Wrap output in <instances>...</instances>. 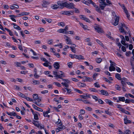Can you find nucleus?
Segmentation results:
<instances>
[{
    "label": "nucleus",
    "instance_id": "57",
    "mask_svg": "<svg viewBox=\"0 0 134 134\" xmlns=\"http://www.w3.org/2000/svg\"><path fill=\"white\" fill-rule=\"evenodd\" d=\"M85 109L87 110L91 111L92 110V108L90 107H86L85 108Z\"/></svg>",
    "mask_w": 134,
    "mask_h": 134
},
{
    "label": "nucleus",
    "instance_id": "37",
    "mask_svg": "<svg viewBox=\"0 0 134 134\" xmlns=\"http://www.w3.org/2000/svg\"><path fill=\"white\" fill-rule=\"evenodd\" d=\"M56 123L57 124H59V126H62V124L61 122V121L59 119H58V121L56 122Z\"/></svg>",
    "mask_w": 134,
    "mask_h": 134
},
{
    "label": "nucleus",
    "instance_id": "47",
    "mask_svg": "<svg viewBox=\"0 0 134 134\" xmlns=\"http://www.w3.org/2000/svg\"><path fill=\"white\" fill-rule=\"evenodd\" d=\"M130 131L129 130H127L124 132V134H130Z\"/></svg>",
    "mask_w": 134,
    "mask_h": 134
},
{
    "label": "nucleus",
    "instance_id": "11",
    "mask_svg": "<svg viewBox=\"0 0 134 134\" xmlns=\"http://www.w3.org/2000/svg\"><path fill=\"white\" fill-rule=\"evenodd\" d=\"M43 3L42 4V6L43 7H47V5H48L50 4L49 2L46 1H43Z\"/></svg>",
    "mask_w": 134,
    "mask_h": 134
},
{
    "label": "nucleus",
    "instance_id": "43",
    "mask_svg": "<svg viewBox=\"0 0 134 134\" xmlns=\"http://www.w3.org/2000/svg\"><path fill=\"white\" fill-rule=\"evenodd\" d=\"M74 90L76 92L82 94L83 93V92L82 91H81L80 90L76 89H74Z\"/></svg>",
    "mask_w": 134,
    "mask_h": 134
},
{
    "label": "nucleus",
    "instance_id": "49",
    "mask_svg": "<svg viewBox=\"0 0 134 134\" xmlns=\"http://www.w3.org/2000/svg\"><path fill=\"white\" fill-rule=\"evenodd\" d=\"M72 63L71 62H70L68 63V67L70 68H72Z\"/></svg>",
    "mask_w": 134,
    "mask_h": 134
},
{
    "label": "nucleus",
    "instance_id": "10",
    "mask_svg": "<svg viewBox=\"0 0 134 134\" xmlns=\"http://www.w3.org/2000/svg\"><path fill=\"white\" fill-rule=\"evenodd\" d=\"M32 106L33 107L35 110L41 112H42L43 111V110L42 109L36 106L35 105L33 104L32 105Z\"/></svg>",
    "mask_w": 134,
    "mask_h": 134
},
{
    "label": "nucleus",
    "instance_id": "50",
    "mask_svg": "<svg viewBox=\"0 0 134 134\" xmlns=\"http://www.w3.org/2000/svg\"><path fill=\"white\" fill-rule=\"evenodd\" d=\"M94 86L96 87L99 88L100 87V86L99 85L98 83L97 82H96L94 84Z\"/></svg>",
    "mask_w": 134,
    "mask_h": 134
},
{
    "label": "nucleus",
    "instance_id": "53",
    "mask_svg": "<svg viewBox=\"0 0 134 134\" xmlns=\"http://www.w3.org/2000/svg\"><path fill=\"white\" fill-rule=\"evenodd\" d=\"M93 98L95 99L96 101H97L98 99V98L96 96H92Z\"/></svg>",
    "mask_w": 134,
    "mask_h": 134
},
{
    "label": "nucleus",
    "instance_id": "24",
    "mask_svg": "<svg viewBox=\"0 0 134 134\" xmlns=\"http://www.w3.org/2000/svg\"><path fill=\"white\" fill-rule=\"evenodd\" d=\"M79 24L84 29L86 30L87 28V26L86 25H84L82 23L80 22Z\"/></svg>",
    "mask_w": 134,
    "mask_h": 134
},
{
    "label": "nucleus",
    "instance_id": "27",
    "mask_svg": "<svg viewBox=\"0 0 134 134\" xmlns=\"http://www.w3.org/2000/svg\"><path fill=\"white\" fill-rule=\"evenodd\" d=\"M29 13L26 12H23L21 14H19V15H21V16L27 15L29 14Z\"/></svg>",
    "mask_w": 134,
    "mask_h": 134
},
{
    "label": "nucleus",
    "instance_id": "36",
    "mask_svg": "<svg viewBox=\"0 0 134 134\" xmlns=\"http://www.w3.org/2000/svg\"><path fill=\"white\" fill-rule=\"evenodd\" d=\"M56 123L57 124H59V126H62V124L61 122V121L59 119H58V121L56 122Z\"/></svg>",
    "mask_w": 134,
    "mask_h": 134
},
{
    "label": "nucleus",
    "instance_id": "51",
    "mask_svg": "<svg viewBox=\"0 0 134 134\" xmlns=\"http://www.w3.org/2000/svg\"><path fill=\"white\" fill-rule=\"evenodd\" d=\"M54 83L58 87H61V85L59 83L55 82H54Z\"/></svg>",
    "mask_w": 134,
    "mask_h": 134
},
{
    "label": "nucleus",
    "instance_id": "28",
    "mask_svg": "<svg viewBox=\"0 0 134 134\" xmlns=\"http://www.w3.org/2000/svg\"><path fill=\"white\" fill-rule=\"evenodd\" d=\"M98 75V73H94L92 76L94 80L96 79V78L97 77Z\"/></svg>",
    "mask_w": 134,
    "mask_h": 134
},
{
    "label": "nucleus",
    "instance_id": "32",
    "mask_svg": "<svg viewBox=\"0 0 134 134\" xmlns=\"http://www.w3.org/2000/svg\"><path fill=\"white\" fill-rule=\"evenodd\" d=\"M33 84L35 85H38L40 83V82L36 80H34L33 81Z\"/></svg>",
    "mask_w": 134,
    "mask_h": 134
},
{
    "label": "nucleus",
    "instance_id": "44",
    "mask_svg": "<svg viewBox=\"0 0 134 134\" xmlns=\"http://www.w3.org/2000/svg\"><path fill=\"white\" fill-rule=\"evenodd\" d=\"M102 60V59L100 58H98L97 59H96L97 62L98 63H100L101 62Z\"/></svg>",
    "mask_w": 134,
    "mask_h": 134
},
{
    "label": "nucleus",
    "instance_id": "25",
    "mask_svg": "<svg viewBox=\"0 0 134 134\" xmlns=\"http://www.w3.org/2000/svg\"><path fill=\"white\" fill-rule=\"evenodd\" d=\"M96 41L99 44L100 46H101L102 47H104V46L103 45V43L102 42H101L98 39H96Z\"/></svg>",
    "mask_w": 134,
    "mask_h": 134
},
{
    "label": "nucleus",
    "instance_id": "62",
    "mask_svg": "<svg viewBox=\"0 0 134 134\" xmlns=\"http://www.w3.org/2000/svg\"><path fill=\"white\" fill-rule=\"evenodd\" d=\"M71 79L73 81L76 82H78L79 81L77 79L74 78H71Z\"/></svg>",
    "mask_w": 134,
    "mask_h": 134
},
{
    "label": "nucleus",
    "instance_id": "45",
    "mask_svg": "<svg viewBox=\"0 0 134 134\" xmlns=\"http://www.w3.org/2000/svg\"><path fill=\"white\" fill-rule=\"evenodd\" d=\"M89 90L92 92H98L94 88H90Z\"/></svg>",
    "mask_w": 134,
    "mask_h": 134
},
{
    "label": "nucleus",
    "instance_id": "55",
    "mask_svg": "<svg viewBox=\"0 0 134 134\" xmlns=\"http://www.w3.org/2000/svg\"><path fill=\"white\" fill-rule=\"evenodd\" d=\"M83 3L87 5H88L89 4L88 2L86 1L85 0H82L81 1Z\"/></svg>",
    "mask_w": 134,
    "mask_h": 134
},
{
    "label": "nucleus",
    "instance_id": "17",
    "mask_svg": "<svg viewBox=\"0 0 134 134\" xmlns=\"http://www.w3.org/2000/svg\"><path fill=\"white\" fill-rule=\"evenodd\" d=\"M77 85L80 87H84L86 86V85L85 83L80 82L78 83Z\"/></svg>",
    "mask_w": 134,
    "mask_h": 134
},
{
    "label": "nucleus",
    "instance_id": "8",
    "mask_svg": "<svg viewBox=\"0 0 134 134\" xmlns=\"http://www.w3.org/2000/svg\"><path fill=\"white\" fill-rule=\"evenodd\" d=\"M83 79L85 80V81H87L91 82L93 81V79L91 78L84 76L83 77Z\"/></svg>",
    "mask_w": 134,
    "mask_h": 134
},
{
    "label": "nucleus",
    "instance_id": "14",
    "mask_svg": "<svg viewBox=\"0 0 134 134\" xmlns=\"http://www.w3.org/2000/svg\"><path fill=\"white\" fill-rule=\"evenodd\" d=\"M74 13V11H65V15L69 16L72 14H71V13L73 14Z\"/></svg>",
    "mask_w": 134,
    "mask_h": 134
},
{
    "label": "nucleus",
    "instance_id": "4",
    "mask_svg": "<svg viewBox=\"0 0 134 134\" xmlns=\"http://www.w3.org/2000/svg\"><path fill=\"white\" fill-rule=\"evenodd\" d=\"M64 38L66 40V43L69 44H72V41L71 39L67 36L64 35Z\"/></svg>",
    "mask_w": 134,
    "mask_h": 134
},
{
    "label": "nucleus",
    "instance_id": "2",
    "mask_svg": "<svg viewBox=\"0 0 134 134\" xmlns=\"http://www.w3.org/2000/svg\"><path fill=\"white\" fill-rule=\"evenodd\" d=\"M62 79L63 81H64V82H62L61 83V84L66 87H68L69 85L68 84L70 83V81L68 79Z\"/></svg>",
    "mask_w": 134,
    "mask_h": 134
},
{
    "label": "nucleus",
    "instance_id": "58",
    "mask_svg": "<svg viewBox=\"0 0 134 134\" xmlns=\"http://www.w3.org/2000/svg\"><path fill=\"white\" fill-rule=\"evenodd\" d=\"M131 54V52L130 51H129L126 53V55L127 56H129V55Z\"/></svg>",
    "mask_w": 134,
    "mask_h": 134
},
{
    "label": "nucleus",
    "instance_id": "7",
    "mask_svg": "<svg viewBox=\"0 0 134 134\" xmlns=\"http://www.w3.org/2000/svg\"><path fill=\"white\" fill-rule=\"evenodd\" d=\"M101 92V94L102 95H104L106 96H108L109 94L108 92L103 90H102L100 91Z\"/></svg>",
    "mask_w": 134,
    "mask_h": 134
},
{
    "label": "nucleus",
    "instance_id": "39",
    "mask_svg": "<svg viewBox=\"0 0 134 134\" xmlns=\"http://www.w3.org/2000/svg\"><path fill=\"white\" fill-rule=\"evenodd\" d=\"M18 95L20 97H21L24 98H25V95L23 94H22L20 92H19L18 93Z\"/></svg>",
    "mask_w": 134,
    "mask_h": 134
},
{
    "label": "nucleus",
    "instance_id": "9",
    "mask_svg": "<svg viewBox=\"0 0 134 134\" xmlns=\"http://www.w3.org/2000/svg\"><path fill=\"white\" fill-rule=\"evenodd\" d=\"M65 128V126H61L60 127H59L56 129L55 131L57 132H58L60 131L63 130Z\"/></svg>",
    "mask_w": 134,
    "mask_h": 134
},
{
    "label": "nucleus",
    "instance_id": "38",
    "mask_svg": "<svg viewBox=\"0 0 134 134\" xmlns=\"http://www.w3.org/2000/svg\"><path fill=\"white\" fill-rule=\"evenodd\" d=\"M56 123L57 124H59V126H62V124L61 122V121L59 119H58V121L56 122Z\"/></svg>",
    "mask_w": 134,
    "mask_h": 134
},
{
    "label": "nucleus",
    "instance_id": "56",
    "mask_svg": "<svg viewBox=\"0 0 134 134\" xmlns=\"http://www.w3.org/2000/svg\"><path fill=\"white\" fill-rule=\"evenodd\" d=\"M98 100L99 103L100 104H103L104 103V102L100 99H98Z\"/></svg>",
    "mask_w": 134,
    "mask_h": 134
},
{
    "label": "nucleus",
    "instance_id": "5",
    "mask_svg": "<svg viewBox=\"0 0 134 134\" xmlns=\"http://www.w3.org/2000/svg\"><path fill=\"white\" fill-rule=\"evenodd\" d=\"M80 18L81 19L84 20L86 22L90 23V20L88 18H87L84 15H80Z\"/></svg>",
    "mask_w": 134,
    "mask_h": 134
},
{
    "label": "nucleus",
    "instance_id": "13",
    "mask_svg": "<svg viewBox=\"0 0 134 134\" xmlns=\"http://www.w3.org/2000/svg\"><path fill=\"white\" fill-rule=\"evenodd\" d=\"M54 66L56 69H58L60 67L59 63L57 62H55L54 63Z\"/></svg>",
    "mask_w": 134,
    "mask_h": 134
},
{
    "label": "nucleus",
    "instance_id": "35",
    "mask_svg": "<svg viewBox=\"0 0 134 134\" xmlns=\"http://www.w3.org/2000/svg\"><path fill=\"white\" fill-rule=\"evenodd\" d=\"M121 80V83L122 85V86H125L126 85V83L127 82H126L125 81H123V80Z\"/></svg>",
    "mask_w": 134,
    "mask_h": 134
},
{
    "label": "nucleus",
    "instance_id": "6",
    "mask_svg": "<svg viewBox=\"0 0 134 134\" xmlns=\"http://www.w3.org/2000/svg\"><path fill=\"white\" fill-rule=\"evenodd\" d=\"M74 58L78 59H84V58L83 56L81 55H76L74 54Z\"/></svg>",
    "mask_w": 134,
    "mask_h": 134
},
{
    "label": "nucleus",
    "instance_id": "40",
    "mask_svg": "<svg viewBox=\"0 0 134 134\" xmlns=\"http://www.w3.org/2000/svg\"><path fill=\"white\" fill-rule=\"evenodd\" d=\"M95 8H96V10L97 11V12L100 13L101 12V11L100 10V9L98 7V6H95Z\"/></svg>",
    "mask_w": 134,
    "mask_h": 134
},
{
    "label": "nucleus",
    "instance_id": "52",
    "mask_svg": "<svg viewBox=\"0 0 134 134\" xmlns=\"http://www.w3.org/2000/svg\"><path fill=\"white\" fill-rule=\"evenodd\" d=\"M34 115V118L36 120H37L38 119V117L37 114H33Z\"/></svg>",
    "mask_w": 134,
    "mask_h": 134
},
{
    "label": "nucleus",
    "instance_id": "64",
    "mask_svg": "<svg viewBox=\"0 0 134 134\" xmlns=\"http://www.w3.org/2000/svg\"><path fill=\"white\" fill-rule=\"evenodd\" d=\"M53 54L58 58H59L60 56V55L58 53H57L55 52L53 53Z\"/></svg>",
    "mask_w": 134,
    "mask_h": 134
},
{
    "label": "nucleus",
    "instance_id": "21",
    "mask_svg": "<svg viewBox=\"0 0 134 134\" xmlns=\"http://www.w3.org/2000/svg\"><path fill=\"white\" fill-rule=\"evenodd\" d=\"M33 124L35 126H41V124L40 123H39L38 121H34V122H33Z\"/></svg>",
    "mask_w": 134,
    "mask_h": 134
},
{
    "label": "nucleus",
    "instance_id": "61",
    "mask_svg": "<svg viewBox=\"0 0 134 134\" xmlns=\"http://www.w3.org/2000/svg\"><path fill=\"white\" fill-rule=\"evenodd\" d=\"M80 113L81 114H83L85 113V110L83 109H81L80 111Z\"/></svg>",
    "mask_w": 134,
    "mask_h": 134
},
{
    "label": "nucleus",
    "instance_id": "63",
    "mask_svg": "<svg viewBox=\"0 0 134 134\" xmlns=\"http://www.w3.org/2000/svg\"><path fill=\"white\" fill-rule=\"evenodd\" d=\"M121 49L122 51L124 52H126V48H125V47H124V46H122V47L121 48Z\"/></svg>",
    "mask_w": 134,
    "mask_h": 134
},
{
    "label": "nucleus",
    "instance_id": "22",
    "mask_svg": "<svg viewBox=\"0 0 134 134\" xmlns=\"http://www.w3.org/2000/svg\"><path fill=\"white\" fill-rule=\"evenodd\" d=\"M115 77L118 80H121L122 79L121 78L120 75L118 73H116L115 75Z\"/></svg>",
    "mask_w": 134,
    "mask_h": 134
},
{
    "label": "nucleus",
    "instance_id": "41",
    "mask_svg": "<svg viewBox=\"0 0 134 134\" xmlns=\"http://www.w3.org/2000/svg\"><path fill=\"white\" fill-rule=\"evenodd\" d=\"M85 104H90V103L89 101L86 100H83L82 99V101Z\"/></svg>",
    "mask_w": 134,
    "mask_h": 134
},
{
    "label": "nucleus",
    "instance_id": "46",
    "mask_svg": "<svg viewBox=\"0 0 134 134\" xmlns=\"http://www.w3.org/2000/svg\"><path fill=\"white\" fill-rule=\"evenodd\" d=\"M115 87L116 89L117 90H120V87L118 85H115Z\"/></svg>",
    "mask_w": 134,
    "mask_h": 134
},
{
    "label": "nucleus",
    "instance_id": "3",
    "mask_svg": "<svg viewBox=\"0 0 134 134\" xmlns=\"http://www.w3.org/2000/svg\"><path fill=\"white\" fill-rule=\"evenodd\" d=\"M65 3L64 4V7L69 9L74 8V4L72 3H71L69 4L67 3L66 2H65Z\"/></svg>",
    "mask_w": 134,
    "mask_h": 134
},
{
    "label": "nucleus",
    "instance_id": "1",
    "mask_svg": "<svg viewBox=\"0 0 134 134\" xmlns=\"http://www.w3.org/2000/svg\"><path fill=\"white\" fill-rule=\"evenodd\" d=\"M60 72L61 73L60 75L58 74H60L59 73H58L56 71H53V72L54 75L55 76V77H57L58 78L62 79H63L62 77H65L64 73L62 71H60Z\"/></svg>",
    "mask_w": 134,
    "mask_h": 134
},
{
    "label": "nucleus",
    "instance_id": "29",
    "mask_svg": "<svg viewBox=\"0 0 134 134\" xmlns=\"http://www.w3.org/2000/svg\"><path fill=\"white\" fill-rule=\"evenodd\" d=\"M119 100L120 101L122 102H124L125 101V98L124 97H119Z\"/></svg>",
    "mask_w": 134,
    "mask_h": 134
},
{
    "label": "nucleus",
    "instance_id": "15",
    "mask_svg": "<svg viewBox=\"0 0 134 134\" xmlns=\"http://www.w3.org/2000/svg\"><path fill=\"white\" fill-rule=\"evenodd\" d=\"M57 3L58 4V5H59L61 6L60 8L61 9H63L64 7V4L65 3V2L61 3L60 1H58L57 2Z\"/></svg>",
    "mask_w": 134,
    "mask_h": 134
},
{
    "label": "nucleus",
    "instance_id": "23",
    "mask_svg": "<svg viewBox=\"0 0 134 134\" xmlns=\"http://www.w3.org/2000/svg\"><path fill=\"white\" fill-rule=\"evenodd\" d=\"M109 70L110 71H114L115 70V68L113 66L110 65L109 68Z\"/></svg>",
    "mask_w": 134,
    "mask_h": 134
},
{
    "label": "nucleus",
    "instance_id": "19",
    "mask_svg": "<svg viewBox=\"0 0 134 134\" xmlns=\"http://www.w3.org/2000/svg\"><path fill=\"white\" fill-rule=\"evenodd\" d=\"M105 102L107 103H108L109 105H113V103L110 100L105 99Z\"/></svg>",
    "mask_w": 134,
    "mask_h": 134
},
{
    "label": "nucleus",
    "instance_id": "42",
    "mask_svg": "<svg viewBox=\"0 0 134 134\" xmlns=\"http://www.w3.org/2000/svg\"><path fill=\"white\" fill-rule=\"evenodd\" d=\"M99 6L100 8L102 10H104V8L105 7L104 5H103V4H101L99 5Z\"/></svg>",
    "mask_w": 134,
    "mask_h": 134
},
{
    "label": "nucleus",
    "instance_id": "20",
    "mask_svg": "<svg viewBox=\"0 0 134 134\" xmlns=\"http://www.w3.org/2000/svg\"><path fill=\"white\" fill-rule=\"evenodd\" d=\"M95 29L98 32H102L103 31L101 28L99 27H96L95 28Z\"/></svg>",
    "mask_w": 134,
    "mask_h": 134
},
{
    "label": "nucleus",
    "instance_id": "12",
    "mask_svg": "<svg viewBox=\"0 0 134 134\" xmlns=\"http://www.w3.org/2000/svg\"><path fill=\"white\" fill-rule=\"evenodd\" d=\"M51 8L54 10L57 9L59 8L58 5L57 4H52L51 6Z\"/></svg>",
    "mask_w": 134,
    "mask_h": 134
},
{
    "label": "nucleus",
    "instance_id": "30",
    "mask_svg": "<svg viewBox=\"0 0 134 134\" xmlns=\"http://www.w3.org/2000/svg\"><path fill=\"white\" fill-rule=\"evenodd\" d=\"M33 97L34 99L35 100L37 99L38 98V95L36 94H33Z\"/></svg>",
    "mask_w": 134,
    "mask_h": 134
},
{
    "label": "nucleus",
    "instance_id": "48",
    "mask_svg": "<svg viewBox=\"0 0 134 134\" xmlns=\"http://www.w3.org/2000/svg\"><path fill=\"white\" fill-rule=\"evenodd\" d=\"M119 30L121 33L125 32V31L124 29L122 27H120V28L119 29Z\"/></svg>",
    "mask_w": 134,
    "mask_h": 134
},
{
    "label": "nucleus",
    "instance_id": "31",
    "mask_svg": "<svg viewBox=\"0 0 134 134\" xmlns=\"http://www.w3.org/2000/svg\"><path fill=\"white\" fill-rule=\"evenodd\" d=\"M25 99H26V100L29 101H31V102H33V99L31 98L27 97V96H25Z\"/></svg>",
    "mask_w": 134,
    "mask_h": 134
},
{
    "label": "nucleus",
    "instance_id": "34",
    "mask_svg": "<svg viewBox=\"0 0 134 134\" xmlns=\"http://www.w3.org/2000/svg\"><path fill=\"white\" fill-rule=\"evenodd\" d=\"M65 30L64 29H60L58 30V32H59L64 33Z\"/></svg>",
    "mask_w": 134,
    "mask_h": 134
},
{
    "label": "nucleus",
    "instance_id": "33",
    "mask_svg": "<svg viewBox=\"0 0 134 134\" xmlns=\"http://www.w3.org/2000/svg\"><path fill=\"white\" fill-rule=\"evenodd\" d=\"M14 27L15 29H18L19 30H21V28L18 26L16 25H15L14 26Z\"/></svg>",
    "mask_w": 134,
    "mask_h": 134
},
{
    "label": "nucleus",
    "instance_id": "59",
    "mask_svg": "<svg viewBox=\"0 0 134 134\" xmlns=\"http://www.w3.org/2000/svg\"><path fill=\"white\" fill-rule=\"evenodd\" d=\"M70 48H71V51L74 53H76V50L75 49H73L72 47H70Z\"/></svg>",
    "mask_w": 134,
    "mask_h": 134
},
{
    "label": "nucleus",
    "instance_id": "54",
    "mask_svg": "<svg viewBox=\"0 0 134 134\" xmlns=\"http://www.w3.org/2000/svg\"><path fill=\"white\" fill-rule=\"evenodd\" d=\"M58 25L62 26H65V24L63 22H61L59 23Z\"/></svg>",
    "mask_w": 134,
    "mask_h": 134
},
{
    "label": "nucleus",
    "instance_id": "60",
    "mask_svg": "<svg viewBox=\"0 0 134 134\" xmlns=\"http://www.w3.org/2000/svg\"><path fill=\"white\" fill-rule=\"evenodd\" d=\"M123 6L124 7V10L125 12V13L126 14V15H127V13H128V12L126 9V8L124 7V5H123Z\"/></svg>",
    "mask_w": 134,
    "mask_h": 134
},
{
    "label": "nucleus",
    "instance_id": "18",
    "mask_svg": "<svg viewBox=\"0 0 134 134\" xmlns=\"http://www.w3.org/2000/svg\"><path fill=\"white\" fill-rule=\"evenodd\" d=\"M119 22V17H116L115 20V21L114 23V25L116 26L118 24Z\"/></svg>",
    "mask_w": 134,
    "mask_h": 134
},
{
    "label": "nucleus",
    "instance_id": "16",
    "mask_svg": "<svg viewBox=\"0 0 134 134\" xmlns=\"http://www.w3.org/2000/svg\"><path fill=\"white\" fill-rule=\"evenodd\" d=\"M6 113L8 115L12 116H16V113L14 112V111H13L12 112H10L9 113L8 112H6Z\"/></svg>",
    "mask_w": 134,
    "mask_h": 134
},
{
    "label": "nucleus",
    "instance_id": "26",
    "mask_svg": "<svg viewBox=\"0 0 134 134\" xmlns=\"http://www.w3.org/2000/svg\"><path fill=\"white\" fill-rule=\"evenodd\" d=\"M127 118H126H126L124 119L125 124H127V123H130L131 122V121L129 120H127Z\"/></svg>",
    "mask_w": 134,
    "mask_h": 134
}]
</instances>
